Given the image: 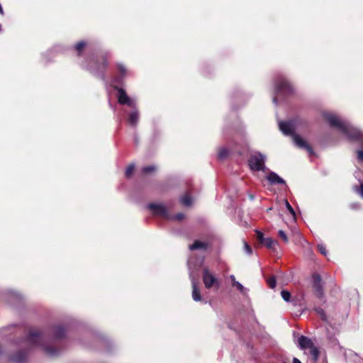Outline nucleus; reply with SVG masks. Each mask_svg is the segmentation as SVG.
Segmentation results:
<instances>
[{"mask_svg":"<svg viewBox=\"0 0 363 363\" xmlns=\"http://www.w3.org/2000/svg\"><path fill=\"white\" fill-rule=\"evenodd\" d=\"M266 179L271 184H285V181L274 172H270L267 175Z\"/></svg>","mask_w":363,"mask_h":363,"instance_id":"obj_12","label":"nucleus"},{"mask_svg":"<svg viewBox=\"0 0 363 363\" xmlns=\"http://www.w3.org/2000/svg\"><path fill=\"white\" fill-rule=\"evenodd\" d=\"M188 265L190 270L189 277L191 281L192 285V298L195 301H199L201 300V296L200 295V291L197 286V282L196 281V278L193 276V272L191 271L192 267H196V264L194 263L192 258L189 259L188 261Z\"/></svg>","mask_w":363,"mask_h":363,"instance_id":"obj_7","label":"nucleus"},{"mask_svg":"<svg viewBox=\"0 0 363 363\" xmlns=\"http://www.w3.org/2000/svg\"><path fill=\"white\" fill-rule=\"evenodd\" d=\"M280 130L286 135H291L295 145L303 149H306L308 152L312 155L313 150L307 144V143L298 135L294 133L296 128V122L295 121H280L279 123Z\"/></svg>","mask_w":363,"mask_h":363,"instance_id":"obj_2","label":"nucleus"},{"mask_svg":"<svg viewBox=\"0 0 363 363\" xmlns=\"http://www.w3.org/2000/svg\"><path fill=\"white\" fill-rule=\"evenodd\" d=\"M264 162L265 156L260 153L251 155L248 161L249 166L253 171H264L266 169Z\"/></svg>","mask_w":363,"mask_h":363,"instance_id":"obj_6","label":"nucleus"},{"mask_svg":"<svg viewBox=\"0 0 363 363\" xmlns=\"http://www.w3.org/2000/svg\"><path fill=\"white\" fill-rule=\"evenodd\" d=\"M181 202L186 206H189L191 204V198L189 194H186L184 195L181 199Z\"/></svg>","mask_w":363,"mask_h":363,"instance_id":"obj_17","label":"nucleus"},{"mask_svg":"<svg viewBox=\"0 0 363 363\" xmlns=\"http://www.w3.org/2000/svg\"><path fill=\"white\" fill-rule=\"evenodd\" d=\"M134 165L133 164H130L129 165L126 170H125V176L127 177H129L131 176V174H133V171H134Z\"/></svg>","mask_w":363,"mask_h":363,"instance_id":"obj_21","label":"nucleus"},{"mask_svg":"<svg viewBox=\"0 0 363 363\" xmlns=\"http://www.w3.org/2000/svg\"><path fill=\"white\" fill-rule=\"evenodd\" d=\"M44 341V337L37 331H32L28 337V342L33 346L41 345Z\"/></svg>","mask_w":363,"mask_h":363,"instance_id":"obj_10","label":"nucleus"},{"mask_svg":"<svg viewBox=\"0 0 363 363\" xmlns=\"http://www.w3.org/2000/svg\"><path fill=\"white\" fill-rule=\"evenodd\" d=\"M355 191L363 197V182L361 183L359 187H355Z\"/></svg>","mask_w":363,"mask_h":363,"instance_id":"obj_29","label":"nucleus"},{"mask_svg":"<svg viewBox=\"0 0 363 363\" xmlns=\"http://www.w3.org/2000/svg\"><path fill=\"white\" fill-rule=\"evenodd\" d=\"M11 360L15 363H23L26 360V354L24 353H20L13 356Z\"/></svg>","mask_w":363,"mask_h":363,"instance_id":"obj_16","label":"nucleus"},{"mask_svg":"<svg viewBox=\"0 0 363 363\" xmlns=\"http://www.w3.org/2000/svg\"><path fill=\"white\" fill-rule=\"evenodd\" d=\"M244 248L247 254L251 255L252 252V248L247 243L244 242Z\"/></svg>","mask_w":363,"mask_h":363,"instance_id":"obj_27","label":"nucleus"},{"mask_svg":"<svg viewBox=\"0 0 363 363\" xmlns=\"http://www.w3.org/2000/svg\"><path fill=\"white\" fill-rule=\"evenodd\" d=\"M228 154V151L227 149L223 147V148H220L219 152H218V157L220 159H224Z\"/></svg>","mask_w":363,"mask_h":363,"instance_id":"obj_18","label":"nucleus"},{"mask_svg":"<svg viewBox=\"0 0 363 363\" xmlns=\"http://www.w3.org/2000/svg\"><path fill=\"white\" fill-rule=\"evenodd\" d=\"M276 91L277 94H289L292 91V88L288 82L284 79H281L280 82L276 85Z\"/></svg>","mask_w":363,"mask_h":363,"instance_id":"obj_11","label":"nucleus"},{"mask_svg":"<svg viewBox=\"0 0 363 363\" xmlns=\"http://www.w3.org/2000/svg\"><path fill=\"white\" fill-rule=\"evenodd\" d=\"M273 101H274V104H277V97H274V99H273Z\"/></svg>","mask_w":363,"mask_h":363,"instance_id":"obj_37","label":"nucleus"},{"mask_svg":"<svg viewBox=\"0 0 363 363\" xmlns=\"http://www.w3.org/2000/svg\"><path fill=\"white\" fill-rule=\"evenodd\" d=\"M43 350L50 355H53L55 354V351L50 348L43 347Z\"/></svg>","mask_w":363,"mask_h":363,"instance_id":"obj_33","label":"nucleus"},{"mask_svg":"<svg viewBox=\"0 0 363 363\" xmlns=\"http://www.w3.org/2000/svg\"><path fill=\"white\" fill-rule=\"evenodd\" d=\"M312 278H313V286L315 289L317 294L319 296H321L323 294V290H322V287L320 285V281H321L320 276L315 274L313 275Z\"/></svg>","mask_w":363,"mask_h":363,"instance_id":"obj_13","label":"nucleus"},{"mask_svg":"<svg viewBox=\"0 0 363 363\" xmlns=\"http://www.w3.org/2000/svg\"><path fill=\"white\" fill-rule=\"evenodd\" d=\"M279 236L284 240V242L287 243L289 242V239L286 233L282 230H279Z\"/></svg>","mask_w":363,"mask_h":363,"instance_id":"obj_22","label":"nucleus"},{"mask_svg":"<svg viewBox=\"0 0 363 363\" xmlns=\"http://www.w3.org/2000/svg\"><path fill=\"white\" fill-rule=\"evenodd\" d=\"M318 247L321 254L326 255V248L323 245H318Z\"/></svg>","mask_w":363,"mask_h":363,"instance_id":"obj_28","label":"nucleus"},{"mask_svg":"<svg viewBox=\"0 0 363 363\" xmlns=\"http://www.w3.org/2000/svg\"><path fill=\"white\" fill-rule=\"evenodd\" d=\"M351 208L353 209H357L359 208V203H352Z\"/></svg>","mask_w":363,"mask_h":363,"instance_id":"obj_34","label":"nucleus"},{"mask_svg":"<svg viewBox=\"0 0 363 363\" xmlns=\"http://www.w3.org/2000/svg\"><path fill=\"white\" fill-rule=\"evenodd\" d=\"M300 348L304 350L306 354L311 356V359L315 363L319 356L318 349L314 346L311 339L305 336H301L298 340Z\"/></svg>","mask_w":363,"mask_h":363,"instance_id":"obj_3","label":"nucleus"},{"mask_svg":"<svg viewBox=\"0 0 363 363\" xmlns=\"http://www.w3.org/2000/svg\"><path fill=\"white\" fill-rule=\"evenodd\" d=\"M357 159L360 162H363V150H358L357 152Z\"/></svg>","mask_w":363,"mask_h":363,"instance_id":"obj_32","label":"nucleus"},{"mask_svg":"<svg viewBox=\"0 0 363 363\" xmlns=\"http://www.w3.org/2000/svg\"><path fill=\"white\" fill-rule=\"evenodd\" d=\"M256 234L257 239L260 243L274 252L277 251L278 242L276 240H272L271 238H265L264 234L259 230H256Z\"/></svg>","mask_w":363,"mask_h":363,"instance_id":"obj_8","label":"nucleus"},{"mask_svg":"<svg viewBox=\"0 0 363 363\" xmlns=\"http://www.w3.org/2000/svg\"><path fill=\"white\" fill-rule=\"evenodd\" d=\"M148 208L152 211L154 214L162 216L167 219L181 220L184 217V214L181 213L174 216H169L166 207L163 204L150 203Z\"/></svg>","mask_w":363,"mask_h":363,"instance_id":"obj_4","label":"nucleus"},{"mask_svg":"<svg viewBox=\"0 0 363 363\" xmlns=\"http://www.w3.org/2000/svg\"><path fill=\"white\" fill-rule=\"evenodd\" d=\"M233 286L237 287V289L241 293H245V288H244V286L240 282L234 281V283H233Z\"/></svg>","mask_w":363,"mask_h":363,"instance_id":"obj_24","label":"nucleus"},{"mask_svg":"<svg viewBox=\"0 0 363 363\" xmlns=\"http://www.w3.org/2000/svg\"><path fill=\"white\" fill-rule=\"evenodd\" d=\"M284 203H285V206H286V208L288 209V211L290 212V213L294 218L295 217V212H294L293 208L291 207V206L290 205V203H289V201L287 200H285Z\"/></svg>","mask_w":363,"mask_h":363,"instance_id":"obj_23","label":"nucleus"},{"mask_svg":"<svg viewBox=\"0 0 363 363\" xmlns=\"http://www.w3.org/2000/svg\"><path fill=\"white\" fill-rule=\"evenodd\" d=\"M117 67L122 77H124L126 73L125 67L121 64H118Z\"/></svg>","mask_w":363,"mask_h":363,"instance_id":"obj_25","label":"nucleus"},{"mask_svg":"<svg viewBox=\"0 0 363 363\" xmlns=\"http://www.w3.org/2000/svg\"><path fill=\"white\" fill-rule=\"evenodd\" d=\"M315 311L320 315L323 320H326L325 315L323 309L317 308Z\"/></svg>","mask_w":363,"mask_h":363,"instance_id":"obj_30","label":"nucleus"},{"mask_svg":"<svg viewBox=\"0 0 363 363\" xmlns=\"http://www.w3.org/2000/svg\"><path fill=\"white\" fill-rule=\"evenodd\" d=\"M202 278L206 289H209L214 287L218 289L220 287L219 279L207 267L203 269Z\"/></svg>","mask_w":363,"mask_h":363,"instance_id":"obj_5","label":"nucleus"},{"mask_svg":"<svg viewBox=\"0 0 363 363\" xmlns=\"http://www.w3.org/2000/svg\"><path fill=\"white\" fill-rule=\"evenodd\" d=\"M282 298L286 301H289L291 298V294L288 291H282L281 293Z\"/></svg>","mask_w":363,"mask_h":363,"instance_id":"obj_19","label":"nucleus"},{"mask_svg":"<svg viewBox=\"0 0 363 363\" xmlns=\"http://www.w3.org/2000/svg\"><path fill=\"white\" fill-rule=\"evenodd\" d=\"M267 284L271 289H274L276 286V279L274 277H272L267 279Z\"/></svg>","mask_w":363,"mask_h":363,"instance_id":"obj_20","label":"nucleus"},{"mask_svg":"<svg viewBox=\"0 0 363 363\" xmlns=\"http://www.w3.org/2000/svg\"><path fill=\"white\" fill-rule=\"evenodd\" d=\"M206 244L205 242L201 241H195L194 243L189 246V249L191 250H197V249H206Z\"/></svg>","mask_w":363,"mask_h":363,"instance_id":"obj_15","label":"nucleus"},{"mask_svg":"<svg viewBox=\"0 0 363 363\" xmlns=\"http://www.w3.org/2000/svg\"><path fill=\"white\" fill-rule=\"evenodd\" d=\"M85 46V43L84 42H79L76 45V49L78 51H81Z\"/></svg>","mask_w":363,"mask_h":363,"instance_id":"obj_31","label":"nucleus"},{"mask_svg":"<svg viewBox=\"0 0 363 363\" xmlns=\"http://www.w3.org/2000/svg\"><path fill=\"white\" fill-rule=\"evenodd\" d=\"M323 116L330 126L339 129L348 139L357 140L363 144V133L347 121L342 120L337 115L330 112H324Z\"/></svg>","mask_w":363,"mask_h":363,"instance_id":"obj_1","label":"nucleus"},{"mask_svg":"<svg viewBox=\"0 0 363 363\" xmlns=\"http://www.w3.org/2000/svg\"><path fill=\"white\" fill-rule=\"evenodd\" d=\"M230 280L232 281V284H233V283H234V281H237L235 280V276H234V275H230Z\"/></svg>","mask_w":363,"mask_h":363,"instance_id":"obj_35","label":"nucleus"},{"mask_svg":"<svg viewBox=\"0 0 363 363\" xmlns=\"http://www.w3.org/2000/svg\"><path fill=\"white\" fill-rule=\"evenodd\" d=\"M293 363H301L297 358L294 357L293 359Z\"/></svg>","mask_w":363,"mask_h":363,"instance_id":"obj_36","label":"nucleus"},{"mask_svg":"<svg viewBox=\"0 0 363 363\" xmlns=\"http://www.w3.org/2000/svg\"><path fill=\"white\" fill-rule=\"evenodd\" d=\"M118 101L121 104H126L131 108H135V103L133 100L130 99L125 91L123 89H118Z\"/></svg>","mask_w":363,"mask_h":363,"instance_id":"obj_9","label":"nucleus"},{"mask_svg":"<svg viewBox=\"0 0 363 363\" xmlns=\"http://www.w3.org/2000/svg\"><path fill=\"white\" fill-rule=\"evenodd\" d=\"M139 120V113L138 111H134L131 112L128 117V123L133 125L135 126Z\"/></svg>","mask_w":363,"mask_h":363,"instance_id":"obj_14","label":"nucleus"},{"mask_svg":"<svg viewBox=\"0 0 363 363\" xmlns=\"http://www.w3.org/2000/svg\"><path fill=\"white\" fill-rule=\"evenodd\" d=\"M202 263H203V259H201V260L199 262V266H201V265L202 264Z\"/></svg>","mask_w":363,"mask_h":363,"instance_id":"obj_38","label":"nucleus"},{"mask_svg":"<svg viewBox=\"0 0 363 363\" xmlns=\"http://www.w3.org/2000/svg\"><path fill=\"white\" fill-rule=\"evenodd\" d=\"M155 170V166H148V167H145L143 169V172L144 173H149L151 172H154Z\"/></svg>","mask_w":363,"mask_h":363,"instance_id":"obj_26","label":"nucleus"},{"mask_svg":"<svg viewBox=\"0 0 363 363\" xmlns=\"http://www.w3.org/2000/svg\"><path fill=\"white\" fill-rule=\"evenodd\" d=\"M323 363H328V362L325 359H324Z\"/></svg>","mask_w":363,"mask_h":363,"instance_id":"obj_39","label":"nucleus"}]
</instances>
